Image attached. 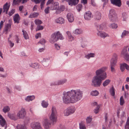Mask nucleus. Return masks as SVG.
I'll return each instance as SVG.
<instances>
[{"instance_id": "obj_1", "label": "nucleus", "mask_w": 129, "mask_h": 129, "mask_svg": "<svg viewBox=\"0 0 129 129\" xmlns=\"http://www.w3.org/2000/svg\"><path fill=\"white\" fill-rule=\"evenodd\" d=\"M63 100L65 104L74 103L80 100L82 98V93L80 90H72L63 93Z\"/></svg>"}, {"instance_id": "obj_2", "label": "nucleus", "mask_w": 129, "mask_h": 129, "mask_svg": "<svg viewBox=\"0 0 129 129\" xmlns=\"http://www.w3.org/2000/svg\"><path fill=\"white\" fill-rule=\"evenodd\" d=\"M107 68L103 67L97 70L95 72L96 75L93 77L91 85L95 87H100L102 83V81L107 77V74L105 72Z\"/></svg>"}, {"instance_id": "obj_3", "label": "nucleus", "mask_w": 129, "mask_h": 129, "mask_svg": "<svg viewBox=\"0 0 129 129\" xmlns=\"http://www.w3.org/2000/svg\"><path fill=\"white\" fill-rule=\"evenodd\" d=\"M64 39V38L62 34L59 31H58L52 34L50 42L53 43L59 40H63Z\"/></svg>"}, {"instance_id": "obj_4", "label": "nucleus", "mask_w": 129, "mask_h": 129, "mask_svg": "<svg viewBox=\"0 0 129 129\" xmlns=\"http://www.w3.org/2000/svg\"><path fill=\"white\" fill-rule=\"evenodd\" d=\"M57 112L55 107L52 108V113L50 117V119L52 121V124H54L56 122L57 120Z\"/></svg>"}, {"instance_id": "obj_5", "label": "nucleus", "mask_w": 129, "mask_h": 129, "mask_svg": "<svg viewBox=\"0 0 129 129\" xmlns=\"http://www.w3.org/2000/svg\"><path fill=\"white\" fill-rule=\"evenodd\" d=\"M76 109L74 106H71L64 110L63 113L65 116H68L74 113Z\"/></svg>"}, {"instance_id": "obj_6", "label": "nucleus", "mask_w": 129, "mask_h": 129, "mask_svg": "<svg viewBox=\"0 0 129 129\" xmlns=\"http://www.w3.org/2000/svg\"><path fill=\"white\" fill-rule=\"evenodd\" d=\"M117 56L116 54H114L111 60L110 67L111 71L114 72L115 71L114 67L116 65L117 60Z\"/></svg>"}, {"instance_id": "obj_7", "label": "nucleus", "mask_w": 129, "mask_h": 129, "mask_svg": "<svg viewBox=\"0 0 129 129\" xmlns=\"http://www.w3.org/2000/svg\"><path fill=\"white\" fill-rule=\"evenodd\" d=\"M125 47L121 52V55L127 61H129V55L128 54L127 47Z\"/></svg>"}, {"instance_id": "obj_8", "label": "nucleus", "mask_w": 129, "mask_h": 129, "mask_svg": "<svg viewBox=\"0 0 129 129\" xmlns=\"http://www.w3.org/2000/svg\"><path fill=\"white\" fill-rule=\"evenodd\" d=\"M26 112L24 109L22 108L19 110L17 113V116L19 118H23L25 117Z\"/></svg>"}, {"instance_id": "obj_9", "label": "nucleus", "mask_w": 129, "mask_h": 129, "mask_svg": "<svg viewBox=\"0 0 129 129\" xmlns=\"http://www.w3.org/2000/svg\"><path fill=\"white\" fill-rule=\"evenodd\" d=\"M43 123L45 129H49L51 127V123L49 120L46 118L44 119Z\"/></svg>"}, {"instance_id": "obj_10", "label": "nucleus", "mask_w": 129, "mask_h": 129, "mask_svg": "<svg viewBox=\"0 0 129 129\" xmlns=\"http://www.w3.org/2000/svg\"><path fill=\"white\" fill-rule=\"evenodd\" d=\"M31 126L33 129H43L40 124L38 122H33L31 124Z\"/></svg>"}, {"instance_id": "obj_11", "label": "nucleus", "mask_w": 129, "mask_h": 129, "mask_svg": "<svg viewBox=\"0 0 129 129\" xmlns=\"http://www.w3.org/2000/svg\"><path fill=\"white\" fill-rule=\"evenodd\" d=\"M64 1L68 2L69 5L71 6H75L78 4L79 1L78 0H62V2L63 3Z\"/></svg>"}, {"instance_id": "obj_12", "label": "nucleus", "mask_w": 129, "mask_h": 129, "mask_svg": "<svg viewBox=\"0 0 129 129\" xmlns=\"http://www.w3.org/2000/svg\"><path fill=\"white\" fill-rule=\"evenodd\" d=\"M84 18L85 19L87 20H89L91 19L92 17V13L89 11L86 12L84 14Z\"/></svg>"}, {"instance_id": "obj_13", "label": "nucleus", "mask_w": 129, "mask_h": 129, "mask_svg": "<svg viewBox=\"0 0 129 129\" xmlns=\"http://www.w3.org/2000/svg\"><path fill=\"white\" fill-rule=\"evenodd\" d=\"M111 3L113 5L120 7L121 5V0H111Z\"/></svg>"}, {"instance_id": "obj_14", "label": "nucleus", "mask_w": 129, "mask_h": 129, "mask_svg": "<svg viewBox=\"0 0 129 129\" xmlns=\"http://www.w3.org/2000/svg\"><path fill=\"white\" fill-rule=\"evenodd\" d=\"M67 17L69 21L70 22H73L74 20V17L73 14L71 13H69L67 15Z\"/></svg>"}, {"instance_id": "obj_15", "label": "nucleus", "mask_w": 129, "mask_h": 129, "mask_svg": "<svg viewBox=\"0 0 129 129\" xmlns=\"http://www.w3.org/2000/svg\"><path fill=\"white\" fill-rule=\"evenodd\" d=\"M98 36H100L102 38H105L107 37L108 36V35L105 33L103 31H99L97 33Z\"/></svg>"}, {"instance_id": "obj_16", "label": "nucleus", "mask_w": 129, "mask_h": 129, "mask_svg": "<svg viewBox=\"0 0 129 129\" xmlns=\"http://www.w3.org/2000/svg\"><path fill=\"white\" fill-rule=\"evenodd\" d=\"M20 19L19 14H15L14 17V22L16 23H19Z\"/></svg>"}, {"instance_id": "obj_17", "label": "nucleus", "mask_w": 129, "mask_h": 129, "mask_svg": "<svg viewBox=\"0 0 129 129\" xmlns=\"http://www.w3.org/2000/svg\"><path fill=\"white\" fill-rule=\"evenodd\" d=\"M51 7V9L52 10L57 9L58 7V3L54 2Z\"/></svg>"}, {"instance_id": "obj_18", "label": "nucleus", "mask_w": 129, "mask_h": 129, "mask_svg": "<svg viewBox=\"0 0 129 129\" xmlns=\"http://www.w3.org/2000/svg\"><path fill=\"white\" fill-rule=\"evenodd\" d=\"M8 116L10 118L14 120H16L18 119L17 116L14 114L8 113Z\"/></svg>"}, {"instance_id": "obj_19", "label": "nucleus", "mask_w": 129, "mask_h": 129, "mask_svg": "<svg viewBox=\"0 0 129 129\" xmlns=\"http://www.w3.org/2000/svg\"><path fill=\"white\" fill-rule=\"evenodd\" d=\"M95 19L97 20H99L101 18V13L99 12H96L95 15Z\"/></svg>"}, {"instance_id": "obj_20", "label": "nucleus", "mask_w": 129, "mask_h": 129, "mask_svg": "<svg viewBox=\"0 0 129 129\" xmlns=\"http://www.w3.org/2000/svg\"><path fill=\"white\" fill-rule=\"evenodd\" d=\"M116 15L115 13V11L113 9H111L110 11L109 15V18H111L112 16Z\"/></svg>"}, {"instance_id": "obj_21", "label": "nucleus", "mask_w": 129, "mask_h": 129, "mask_svg": "<svg viewBox=\"0 0 129 129\" xmlns=\"http://www.w3.org/2000/svg\"><path fill=\"white\" fill-rule=\"evenodd\" d=\"M35 98V96L34 95L28 96H27L25 100L26 101L29 102L30 101H32L33 100H34Z\"/></svg>"}, {"instance_id": "obj_22", "label": "nucleus", "mask_w": 129, "mask_h": 129, "mask_svg": "<svg viewBox=\"0 0 129 129\" xmlns=\"http://www.w3.org/2000/svg\"><path fill=\"white\" fill-rule=\"evenodd\" d=\"M67 80L66 79L60 80L58 81V82L55 83L54 85H60L63 84L65 83L66 82Z\"/></svg>"}, {"instance_id": "obj_23", "label": "nucleus", "mask_w": 129, "mask_h": 129, "mask_svg": "<svg viewBox=\"0 0 129 129\" xmlns=\"http://www.w3.org/2000/svg\"><path fill=\"white\" fill-rule=\"evenodd\" d=\"M67 34L68 36L69 40L70 41H72L74 40L75 39L74 37L72 36L70 31H67Z\"/></svg>"}, {"instance_id": "obj_24", "label": "nucleus", "mask_w": 129, "mask_h": 129, "mask_svg": "<svg viewBox=\"0 0 129 129\" xmlns=\"http://www.w3.org/2000/svg\"><path fill=\"white\" fill-rule=\"evenodd\" d=\"M79 128L80 129H86V127L85 125L83 122H81L79 124Z\"/></svg>"}, {"instance_id": "obj_25", "label": "nucleus", "mask_w": 129, "mask_h": 129, "mask_svg": "<svg viewBox=\"0 0 129 129\" xmlns=\"http://www.w3.org/2000/svg\"><path fill=\"white\" fill-rule=\"evenodd\" d=\"M56 21L57 23L62 24L64 22V20L63 18L59 17L56 20Z\"/></svg>"}, {"instance_id": "obj_26", "label": "nucleus", "mask_w": 129, "mask_h": 129, "mask_svg": "<svg viewBox=\"0 0 129 129\" xmlns=\"http://www.w3.org/2000/svg\"><path fill=\"white\" fill-rule=\"evenodd\" d=\"M39 15L38 13L34 12L31 13L29 15V17L30 18H35L37 17Z\"/></svg>"}, {"instance_id": "obj_27", "label": "nucleus", "mask_w": 129, "mask_h": 129, "mask_svg": "<svg viewBox=\"0 0 129 129\" xmlns=\"http://www.w3.org/2000/svg\"><path fill=\"white\" fill-rule=\"evenodd\" d=\"M110 92L111 95L114 96L115 95V89L113 86L110 90Z\"/></svg>"}, {"instance_id": "obj_28", "label": "nucleus", "mask_w": 129, "mask_h": 129, "mask_svg": "<svg viewBox=\"0 0 129 129\" xmlns=\"http://www.w3.org/2000/svg\"><path fill=\"white\" fill-rule=\"evenodd\" d=\"M99 94L98 91L96 90L92 91L91 93V94L92 95L94 96L98 95Z\"/></svg>"}, {"instance_id": "obj_29", "label": "nucleus", "mask_w": 129, "mask_h": 129, "mask_svg": "<svg viewBox=\"0 0 129 129\" xmlns=\"http://www.w3.org/2000/svg\"><path fill=\"white\" fill-rule=\"evenodd\" d=\"M6 124V121L3 117L0 119V124L2 126H4Z\"/></svg>"}, {"instance_id": "obj_30", "label": "nucleus", "mask_w": 129, "mask_h": 129, "mask_svg": "<svg viewBox=\"0 0 129 129\" xmlns=\"http://www.w3.org/2000/svg\"><path fill=\"white\" fill-rule=\"evenodd\" d=\"M92 120V117L89 116L87 117L86 119V123L87 124L90 123Z\"/></svg>"}, {"instance_id": "obj_31", "label": "nucleus", "mask_w": 129, "mask_h": 129, "mask_svg": "<svg viewBox=\"0 0 129 129\" xmlns=\"http://www.w3.org/2000/svg\"><path fill=\"white\" fill-rule=\"evenodd\" d=\"M22 32L23 33V37L25 39H26L28 38V36L27 33L25 31L23 30H22Z\"/></svg>"}, {"instance_id": "obj_32", "label": "nucleus", "mask_w": 129, "mask_h": 129, "mask_svg": "<svg viewBox=\"0 0 129 129\" xmlns=\"http://www.w3.org/2000/svg\"><path fill=\"white\" fill-rule=\"evenodd\" d=\"M110 80L109 79L106 80L103 83V85L104 87L107 86L110 83Z\"/></svg>"}, {"instance_id": "obj_33", "label": "nucleus", "mask_w": 129, "mask_h": 129, "mask_svg": "<svg viewBox=\"0 0 129 129\" xmlns=\"http://www.w3.org/2000/svg\"><path fill=\"white\" fill-rule=\"evenodd\" d=\"M111 18H109L110 21L112 22H115L117 20V15L112 16Z\"/></svg>"}, {"instance_id": "obj_34", "label": "nucleus", "mask_w": 129, "mask_h": 129, "mask_svg": "<svg viewBox=\"0 0 129 129\" xmlns=\"http://www.w3.org/2000/svg\"><path fill=\"white\" fill-rule=\"evenodd\" d=\"M125 129H129V117L127 118L125 125Z\"/></svg>"}, {"instance_id": "obj_35", "label": "nucleus", "mask_w": 129, "mask_h": 129, "mask_svg": "<svg viewBox=\"0 0 129 129\" xmlns=\"http://www.w3.org/2000/svg\"><path fill=\"white\" fill-rule=\"evenodd\" d=\"M82 31L81 29H77L73 31V33L77 34H80L82 33Z\"/></svg>"}, {"instance_id": "obj_36", "label": "nucleus", "mask_w": 129, "mask_h": 129, "mask_svg": "<svg viewBox=\"0 0 129 129\" xmlns=\"http://www.w3.org/2000/svg\"><path fill=\"white\" fill-rule=\"evenodd\" d=\"M94 55L95 54L94 53H90L86 55L85 57L88 59H89L90 57H94Z\"/></svg>"}, {"instance_id": "obj_37", "label": "nucleus", "mask_w": 129, "mask_h": 129, "mask_svg": "<svg viewBox=\"0 0 129 129\" xmlns=\"http://www.w3.org/2000/svg\"><path fill=\"white\" fill-rule=\"evenodd\" d=\"M129 34V32L125 30H124L123 32L122 35L121 36L122 38H123L126 36L127 35Z\"/></svg>"}, {"instance_id": "obj_38", "label": "nucleus", "mask_w": 129, "mask_h": 129, "mask_svg": "<svg viewBox=\"0 0 129 129\" xmlns=\"http://www.w3.org/2000/svg\"><path fill=\"white\" fill-rule=\"evenodd\" d=\"M35 22L37 26L40 25L42 23V22L41 20L39 19L35 20Z\"/></svg>"}, {"instance_id": "obj_39", "label": "nucleus", "mask_w": 129, "mask_h": 129, "mask_svg": "<svg viewBox=\"0 0 129 129\" xmlns=\"http://www.w3.org/2000/svg\"><path fill=\"white\" fill-rule=\"evenodd\" d=\"M10 110V108L8 106H7L4 108L3 111L5 113L7 112Z\"/></svg>"}, {"instance_id": "obj_40", "label": "nucleus", "mask_w": 129, "mask_h": 129, "mask_svg": "<svg viewBox=\"0 0 129 129\" xmlns=\"http://www.w3.org/2000/svg\"><path fill=\"white\" fill-rule=\"evenodd\" d=\"M17 128V129H27L25 126L22 125H18Z\"/></svg>"}, {"instance_id": "obj_41", "label": "nucleus", "mask_w": 129, "mask_h": 129, "mask_svg": "<svg viewBox=\"0 0 129 129\" xmlns=\"http://www.w3.org/2000/svg\"><path fill=\"white\" fill-rule=\"evenodd\" d=\"M10 7L9 6H8V3H6L3 6V9H5V10H9Z\"/></svg>"}, {"instance_id": "obj_42", "label": "nucleus", "mask_w": 129, "mask_h": 129, "mask_svg": "<svg viewBox=\"0 0 129 129\" xmlns=\"http://www.w3.org/2000/svg\"><path fill=\"white\" fill-rule=\"evenodd\" d=\"M11 24H7L6 26L5 30L6 31H7L8 30L11 28Z\"/></svg>"}, {"instance_id": "obj_43", "label": "nucleus", "mask_w": 129, "mask_h": 129, "mask_svg": "<svg viewBox=\"0 0 129 129\" xmlns=\"http://www.w3.org/2000/svg\"><path fill=\"white\" fill-rule=\"evenodd\" d=\"M82 8V5L80 4H79L77 6V8L78 12H80Z\"/></svg>"}, {"instance_id": "obj_44", "label": "nucleus", "mask_w": 129, "mask_h": 129, "mask_svg": "<svg viewBox=\"0 0 129 129\" xmlns=\"http://www.w3.org/2000/svg\"><path fill=\"white\" fill-rule=\"evenodd\" d=\"M30 66L33 68L37 69L39 68V66L37 63H34L32 64Z\"/></svg>"}, {"instance_id": "obj_45", "label": "nucleus", "mask_w": 129, "mask_h": 129, "mask_svg": "<svg viewBox=\"0 0 129 129\" xmlns=\"http://www.w3.org/2000/svg\"><path fill=\"white\" fill-rule=\"evenodd\" d=\"M100 107V105H98L97 107L94 110V112L95 114L99 112Z\"/></svg>"}, {"instance_id": "obj_46", "label": "nucleus", "mask_w": 129, "mask_h": 129, "mask_svg": "<svg viewBox=\"0 0 129 129\" xmlns=\"http://www.w3.org/2000/svg\"><path fill=\"white\" fill-rule=\"evenodd\" d=\"M124 102V101L123 99V96H121L120 99V105H123Z\"/></svg>"}, {"instance_id": "obj_47", "label": "nucleus", "mask_w": 129, "mask_h": 129, "mask_svg": "<svg viewBox=\"0 0 129 129\" xmlns=\"http://www.w3.org/2000/svg\"><path fill=\"white\" fill-rule=\"evenodd\" d=\"M54 0H48L46 4L47 6H48L49 5L51 4H52L54 3Z\"/></svg>"}, {"instance_id": "obj_48", "label": "nucleus", "mask_w": 129, "mask_h": 129, "mask_svg": "<svg viewBox=\"0 0 129 129\" xmlns=\"http://www.w3.org/2000/svg\"><path fill=\"white\" fill-rule=\"evenodd\" d=\"M45 40L43 39H42L38 42V43H40L42 44L43 45L45 43Z\"/></svg>"}, {"instance_id": "obj_49", "label": "nucleus", "mask_w": 129, "mask_h": 129, "mask_svg": "<svg viewBox=\"0 0 129 129\" xmlns=\"http://www.w3.org/2000/svg\"><path fill=\"white\" fill-rule=\"evenodd\" d=\"M124 68H125V67L124 64V63L121 64L120 66V69L121 70L122 72L124 70Z\"/></svg>"}, {"instance_id": "obj_50", "label": "nucleus", "mask_w": 129, "mask_h": 129, "mask_svg": "<svg viewBox=\"0 0 129 129\" xmlns=\"http://www.w3.org/2000/svg\"><path fill=\"white\" fill-rule=\"evenodd\" d=\"M15 12L14 9H12L9 12L8 14L10 16H11Z\"/></svg>"}, {"instance_id": "obj_51", "label": "nucleus", "mask_w": 129, "mask_h": 129, "mask_svg": "<svg viewBox=\"0 0 129 129\" xmlns=\"http://www.w3.org/2000/svg\"><path fill=\"white\" fill-rule=\"evenodd\" d=\"M43 26L40 25L37 26L36 28V31L42 30L43 29Z\"/></svg>"}, {"instance_id": "obj_52", "label": "nucleus", "mask_w": 129, "mask_h": 129, "mask_svg": "<svg viewBox=\"0 0 129 129\" xmlns=\"http://www.w3.org/2000/svg\"><path fill=\"white\" fill-rule=\"evenodd\" d=\"M117 27V24L114 23L111 24L110 25V27H112L113 28H116Z\"/></svg>"}, {"instance_id": "obj_53", "label": "nucleus", "mask_w": 129, "mask_h": 129, "mask_svg": "<svg viewBox=\"0 0 129 129\" xmlns=\"http://www.w3.org/2000/svg\"><path fill=\"white\" fill-rule=\"evenodd\" d=\"M49 9H50V7H47L46 8H45V9L44 11H45V13L46 14H47L49 13Z\"/></svg>"}, {"instance_id": "obj_54", "label": "nucleus", "mask_w": 129, "mask_h": 129, "mask_svg": "<svg viewBox=\"0 0 129 129\" xmlns=\"http://www.w3.org/2000/svg\"><path fill=\"white\" fill-rule=\"evenodd\" d=\"M45 0H42L41 2V8L42 9L44 7V6L45 3Z\"/></svg>"}, {"instance_id": "obj_55", "label": "nucleus", "mask_w": 129, "mask_h": 129, "mask_svg": "<svg viewBox=\"0 0 129 129\" xmlns=\"http://www.w3.org/2000/svg\"><path fill=\"white\" fill-rule=\"evenodd\" d=\"M42 0H31L32 2H34L36 4H39L42 1Z\"/></svg>"}, {"instance_id": "obj_56", "label": "nucleus", "mask_w": 129, "mask_h": 129, "mask_svg": "<svg viewBox=\"0 0 129 129\" xmlns=\"http://www.w3.org/2000/svg\"><path fill=\"white\" fill-rule=\"evenodd\" d=\"M61 12L63 11L65 9L64 6H60L59 8L58 9Z\"/></svg>"}, {"instance_id": "obj_57", "label": "nucleus", "mask_w": 129, "mask_h": 129, "mask_svg": "<svg viewBox=\"0 0 129 129\" xmlns=\"http://www.w3.org/2000/svg\"><path fill=\"white\" fill-rule=\"evenodd\" d=\"M36 38L37 39H38L39 37H41V34L40 33L37 34L35 35Z\"/></svg>"}, {"instance_id": "obj_58", "label": "nucleus", "mask_w": 129, "mask_h": 129, "mask_svg": "<svg viewBox=\"0 0 129 129\" xmlns=\"http://www.w3.org/2000/svg\"><path fill=\"white\" fill-rule=\"evenodd\" d=\"M48 104L47 102L45 101H43L42 102V105H48Z\"/></svg>"}, {"instance_id": "obj_59", "label": "nucleus", "mask_w": 129, "mask_h": 129, "mask_svg": "<svg viewBox=\"0 0 129 129\" xmlns=\"http://www.w3.org/2000/svg\"><path fill=\"white\" fill-rule=\"evenodd\" d=\"M125 68L127 70H129V66H128L127 64L124 63Z\"/></svg>"}, {"instance_id": "obj_60", "label": "nucleus", "mask_w": 129, "mask_h": 129, "mask_svg": "<svg viewBox=\"0 0 129 129\" xmlns=\"http://www.w3.org/2000/svg\"><path fill=\"white\" fill-rule=\"evenodd\" d=\"M8 41L10 43V44L11 47H12L14 45V43H13L12 42H11V41H9V40Z\"/></svg>"}, {"instance_id": "obj_61", "label": "nucleus", "mask_w": 129, "mask_h": 129, "mask_svg": "<svg viewBox=\"0 0 129 129\" xmlns=\"http://www.w3.org/2000/svg\"><path fill=\"white\" fill-rule=\"evenodd\" d=\"M4 22H4L3 21H1L0 23V29H1L3 27V23Z\"/></svg>"}, {"instance_id": "obj_62", "label": "nucleus", "mask_w": 129, "mask_h": 129, "mask_svg": "<svg viewBox=\"0 0 129 129\" xmlns=\"http://www.w3.org/2000/svg\"><path fill=\"white\" fill-rule=\"evenodd\" d=\"M55 46L57 50L59 49L60 48V46L57 44H55Z\"/></svg>"}, {"instance_id": "obj_63", "label": "nucleus", "mask_w": 129, "mask_h": 129, "mask_svg": "<svg viewBox=\"0 0 129 129\" xmlns=\"http://www.w3.org/2000/svg\"><path fill=\"white\" fill-rule=\"evenodd\" d=\"M58 129H65L64 126L61 124H60L59 127L58 128Z\"/></svg>"}, {"instance_id": "obj_64", "label": "nucleus", "mask_w": 129, "mask_h": 129, "mask_svg": "<svg viewBox=\"0 0 129 129\" xmlns=\"http://www.w3.org/2000/svg\"><path fill=\"white\" fill-rule=\"evenodd\" d=\"M16 42L17 43H19V39L18 38V37L16 35Z\"/></svg>"}]
</instances>
